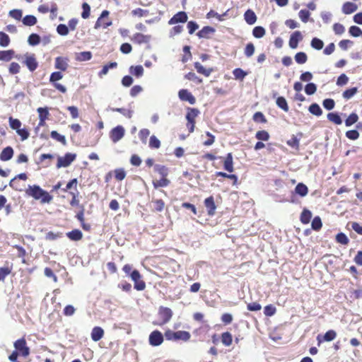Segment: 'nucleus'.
Segmentation results:
<instances>
[{
    "label": "nucleus",
    "instance_id": "obj_1",
    "mask_svg": "<svg viewBox=\"0 0 362 362\" xmlns=\"http://www.w3.org/2000/svg\"><path fill=\"white\" fill-rule=\"evenodd\" d=\"M25 193L28 196L32 197L35 199H40L42 204L49 203L52 200V197L38 185H29L25 190Z\"/></svg>",
    "mask_w": 362,
    "mask_h": 362
},
{
    "label": "nucleus",
    "instance_id": "obj_2",
    "mask_svg": "<svg viewBox=\"0 0 362 362\" xmlns=\"http://www.w3.org/2000/svg\"><path fill=\"white\" fill-rule=\"evenodd\" d=\"M165 337L167 340H182L187 341L190 339V334L187 331H177L173 332L170 329H168L165 332Z\"/></svg>",
    "mask_w": 362,
    "mask_h": 362
},
{
    "label": "nucleus",
    "instance_id": "obj_3",
    "mask_svg": "<svg viewBox=\"0 0 362 362\" xmlns=\"http://www.w3.org/2000/svg\"><path fill=\"white\" fill-rule=\"evenodd\" d=\"M13 346L16 351L23 357H27L30 354V349L26 344V341L24 338L16 340Z\"/></svg>",
    "mask_w": 362,
    "mask_h": 362
},
{
    "label": "nucleus",
    "instance_id": "obj_4",
    "mask_svg": "<svg viewBox=\"0 0 362 362\" xmlns=\"http://www.w3.org/2000/svg\"><path fill=\"white\" fill-rule=\"evenodd\" d=\"M76 155L75 153H67L64 156H59L57 158V168H66L76 159Z\"/></svg>",
    "mask_w": 362,
    "mask_h": 362
},
{
    "label": "nucleus",
    "instance_id": "obj_5",
    "mask_svg": "<svg viewBox=\"0 0 362 362\" xmlns=\"http://www.w3.org/2000/svg\"><path fill=\"white\" fill-rule=\"evenodd\" d=\"M158 315L162 321L158 323H155V325H163L170 320L173 316V311L168 308L160 306L158 310Z\"/></svg>",
    "mask_w": 362,
    "mask_h": 362
},
{
    "label": "nucleus",
    "instance_id": "obj_6",
    "mask_svg": "<svg viewBox=\"0 0 362 362\" xmlns=\"http://www.w3.org/2000/svg\"><path fill=\"white\" fill-rule=\"evenodd\" d=\"M125 129L122 126L118 125L110 132V138L113 143L120 141L124 136Z\"/></svg>",
    "mask_w": 362,
    "mask_h": 362
},
{
    "label": "nucleus",
    "instance_id": "obj_7",
    "mask_svg": "<svg viewBox=\"0 0 362 362\" xmlns=\"http://www.w3.org/2000/svg\"><path fill=\"white\" fill-rule=\"evenodd\" d=\"M163 335L158 330L153 331L148 337L149 344L152 346H158L162 344L163 342Z\"/></svg>",
    "mask_w": 362,
    "mask_h": 362
},
{
    "label": "nucleus",
    "instance_id": "obj_8",
    "mask_svg": "<svg viewBox=\"0 0 362 362\" xmlns=\"http://www.w3.org/2000/svg\"><path fill=\"white\" fill-rule=\"evenodd\" d=\"M303 40V35L300 31L293 32L289 39V47L291 49H296L298 45V42Z\"/></svg>",
    "mask_w": 362,
    "mask_h": 362
},
{
    "label": "nucleus",
    "instance_id": "obj_9",
    "mask_svg": "<svg viewBox=\"0 0 362 362\" xmlns=\"http://www.w3.org/2000/svg\"><path fill=\"white\" fill-rule=\"evenodd\" d=\"M178 96L181 100L187 101L191 105L194 104L196 102L195 98L186 89L180 90L178 93Z\"/></svg>",
    "mask_w": 362,
    "mask_h": 362
},
{
    "label": "nucleus",
    "instance_id": "obj_10",
    "mask_svg": "<svg viewBox=\"0 0 362 362\" xmlns=\"http://www.w3.org/2000/svg\"><path fill=\"white\" fill-rule=\"evenodd\" d=\"M187 21V15L184 11H180L174 15L168 21L170 25H173L177 23H185Z\"/></svg>",
    "mask_w": 362,
    "mask_h": 362
},
{
    "label": "nucleus",
    "instance_id": "obj_11",
    "mask_svg": "<svg viewBox=\"0 0 362 362\" xmlns=\"http://www.w3.org/2000/svg\"><path fill=\"white\" fill-rule=\"evenodd\" d=\"M69 59L66 57H57L55 59L54 66L57 69L66 71L69 66Z\"/></svg>",
    "mask_w": 362,
    "mask_h": 362
},
{
    "label": "nucleus",
    "instance_id": "obj_12",
    "mask_svg": "<svg viewBox=\"0 0 362 362\" xmlns=\"http://www.w3.org/2000/svg\"><path fill=\"white\" fill-rule=\"evenodd\" d=\"M337 337V333L335 331L331 329L327 331L325 335L322 337L321 335H318L317 337V340L318 341V345H320L323 341H331L334 340Z\"/></svg>",
    "mask_w": 362,
    "mask_h": 362
},
{
    "label": "nucleus",
    "instance_id": "obj_13",
    "mask_svg": "<svg viewBox=\"0 0 362 362\" xmlns=\"http://www.w3.org/2000/svg\"><path fill=\"white\" fill-rule=\"evenodd\" d=\"M151 39V36L141 33H136L132 37V40L137 44L148 43Z\"/></svg>",
    "mask_w": 362,
    "mask_h": 362
},
{
    "label": "nucleus",
    "instance_id": "obj_14",
    "mask_svg": "<svg viewBox=\"0 0 362 362\" xmlns=\"http://www.w3.org/2000/svg\"><path fill=\"white\" fill-rule=\"evenodd\" d=\"M204 204L206 208L207 209L208 214L210 216H213L215 213V210L216 208L213 197H209L206 198L204 201Z\"/></svg>",
    "mask_w": 362,
    "mask_h": 362
},
{
    "label": "nucleus",
    "instance_id": "obj_15",
    "mask_svg": "<svg viewBox=\"0 0 362 362\" xmlns=\"http://www.w3.org/2000/svg\"><path fill=\"white\" fill-rule=\"evenodd\" d=\"M25 64L30 71H35L37 67V62L34 55L26 56Z\"/></svg>",
    "mask_w": 362,
    "mask_h": 362
},
{
    "label": "nucleus",
    "instance_id": "obj_16",
    "mask_svg": "<svg viewBox=\"0 0 362 362\" xmlns=\"http://www.w3.org/2000/svg\"><path fill=\"white\" fill-rule=\"evenodd\" d=\"M215 32V29L210 26H205L197 33L199 38H209L210 35Z\"/></svg>",
    "mask_w": 362,
    "mask_h": 362
},
{
    "label": "nucleus",
    "instance_id": "obj_17",
    "mask_svg": "<svg viewBox=\"0 0 362 362\" xmlns=\"http://www.w3.org/2000/svg\"><path fill=\"white\" fill-rule=\"evenodd\" d=\"M104 335L103 329L100 327H95L91 332V339L94 341H98Z\"/></svg>",
    "mask_w": 362,
    "mask_h": 362
},
{
    "label": "nucleus",
    "instance_id": "obj_18",
    "mask_svg": "<svg viewBox=\"0 0 362 362\" xmlns=\"http://www.w3.org/2000/svg\"><path fill=\"white\" fill-rule=\"evenodd\" d=\"M358 9L356 4L352 2H346L342 6V12L344 14H351Z\"/></svg>",
    "mask_w": 362,
    "mask_h": 362
},
{
    "label": "nucleus",
    "instance_id": "obj_19",
    "mask_svg": "<svg viewBox=\"0 0 362 362\" xmlns=\"http://www.w3.org/2000/svg\"><path fill=\"white\" fill-rule=\"evenodd\" d=\"M13 155V150L11 147L5 148L0 154V159L3 161L9 160Z\"/></svg>",
    "mask_w": 362,
    "mask_h": 362
},
{
    "label": "nucleus",
    "instance_id": "obj_20",
    "mask_svg": "<svg viewBox=\"0 0 362 362\" xmlns=\"http://www.w3.org/2000/svg\"><path fill=\"white\" fill-rule=\"evenodd\" d=\"M244 18L247 23L249 25L255 24L257 21V16L255 12L250 9L245 11Z\"/></svg>",
    "mask_w": 362,
    "mask_h": 362
},
{
    "label": "nucleus",
    "instance_id": "obj_21",
    "mask_svg": "<svg viewBox=\"0 0 362 362\" xmlns=\"http://www.w3.org/2000/svg\"><path fill=\"white\" fill-rule=\"evenodd\" d=\"M199 113V110L196 108H188L187 113L186 115V119L187 122L192 123L195 122V118L198 116Z\"/></svg>",
    "mask_w": 362,
    "mask_h": 362
},
{
    "label": "nucleus",
    "instance_id": "obj_22",
    "mask_svg": "<svg viewBox=\"0 0 362 362\" xmlns=\"http://www.w3.org/2000/svg\"><path fill=\"white\" fill-rule=\"evenodd\" d=\"M224 169L230 173H232L234 170L231 153H228L224 160Z\"/></svg>",
    "mask_w": 362,
    "mask_h": 362
},
{
    "label": "nucleus",
    "instance_id": "obj_23",
    "mask_svg": "<svg viewBox=\"0 0 362 362\" xmlns=\"http://www.w3.org/2000/svg\"><path fill=\"white\" fill-rule=\"evenodd\" d=\"M295 192L299 196L303 197L308 194V188L305 184L300 182L298 183L295 187Z\"/></svg>",
    "mask_w": 362,
    "mask_h": 362
},
{
    "label": "nucleus",
    "instance_id": "obj_24",
    "mask_svg": "<svg viewBox=\"0 0 362 362\" xmlns=\"http://www.w3.org/2000/svg\"><path fill=\"white\" fill-rule=\"evenodd\" d=\"M66 236L71 240L78 241L83 238V233L80 230L75 229L66 233Z\"/></svg>",
    "mask_w": 362,
    "mask_h": 362
},
{
    "label": "nucleus",
    "instance_id": "obj_25",
    "mask_svg": "<svg viewBox=\"0 0 362 362\" xmlns=\"http://www.w3.org/2000/svg\"><path fill=\"white\" fill-rule=\"evenodd\" d=\"M194 67L198 73L204 75L205 76H209L212 72L211 69L204 68L199 62L194 63Z\"/></svg>",
    "mask_w": 362,
    "mask_h": 362
},
{
    "label": "nucleus",
    "instance_id": "obj_26",
    "mask_svg": "<svg viewBox=\"0 0 362 362\" xmlns=\"http://www.w3.org/2000/svg\"><path fill=\"white\" fill-rule=\"evenodd\" d=\"M91 57L92 54L90 52H81L76 55V59L79 62L88 61Z\"/></svg>",
    "mask_w": 362,
    "mask_h": 362
},
{
    "label": "nucleus",
    "instance_id": "obj_27",
    "mask_svg": "<svg viewBox=\"0 0 362 362\" xmlns=\"http://www.w3.org/2000/svg\"><path fill=\"white\" fill-rule=\"evenodd\" d=\"M276 105L279 108L282 109L284 111H285V112L288 111L289 108H288L286 100L284 97H282V96L278 97L276 98Z\"/></svg>",
    "mask_w": 362,
    "mask_h": 362
},
{
    "label": "nucleus",
    "instance_id": "obj_28",
    "mask_svg": "<svg viewBox=\"0 0 362 362\" xmlns=\"http://www.w3.org/2000/svg\"><path fill=\"white\" fill-rule=\"evenodd\" d=\"M13 50L0 51V60L8 62L13 58Z\"/></svg>",
    "mask_w": 362,
    "mask_h": 362
},
{
    "label": "nucleus",
    "instance_id": "obj_29",
    "mask_svg": "<svg viewBox=\"0 0 362 362\" xmlns=\"http://www.w3.org/2000/svg\"><path fill=\"white\" fill-rule=\"evenodd\" d=\"M310 46L315 49L320 50L324 46V42L317 37H313L310 42Z\"/></svg>",
    "mask_w": 362,
    "mask_h": 362
},
{
    "label": "nucleus",
    "instance_id": "obj_30",
    "mask_svg": "<svg viewBox=\"0 0 362 362\" xmlns=\"http://www.w3.org/2000/svg\"><path fill=\"white\" fill-rule=\"evenodd\" d=\"M23 23L27 26H32L37 23V18L32 15H27L23 18Z\"/></svg>",
    "mask_w": 362,
    "mask_h": 362
},
{
    "label": "nucleus",
    "instance_id": "obj_31",
    "mask_svg": "<svg viewBox=\"0 0 362 362\" xmlns=\"http://www.w3.org/2000/svg\"><path fill=\"white\" fill-rule=\"evenodd\" d=\"M296 63L303 64H305L308 60L307 54L303 52H300L296 54L294 57Z\"/></svg>",
    "mask_w": 362,
    "mask_h": 362
},
{
    "label": "nucleus",
    "instance_id": "obj_32",
    "mask_svg": "<svg viewBox=\"0 0 362 362\" xmlns=\"http://www.w3.org/2000/svg\"><path fill=\"white\" fill-rule=\"evenodd\" d=\"M221 341L225 346H230L233 341L231 334L228 332H223L221 335Z\"/></svg>",
    "mask_w": 362,
    "mask_h": 362
},
{
    "label": "nucleus",
    "instance_id": "obj_33",
    "mask_svg": "<svg viewBox=\"0 0 362 362\" xmlns=\"http://www.w3.org/2000/svg\"><path fill=\"white\" fill-rule=\"evenodd\" d=\"M327 119L334 123L335 124H341L342 123V120L340 116L335 112H330L327 115Z\"/></svg>",
    "mask_w": 362,
    "mask_h": 362
},
{
    "label": "nucleus",
    "instance_id": "obj_34",
    "mask_svg": "<svg viewBox=\"0 0 362 362\" xmlns=\"http://www.w3.org/2000/svg\"><path fill=\"white\" fill-rule=\"evenodd\" d=\"M265 33V29L262 26H256L252 30V35L256 38H261L264 37Z\"/></svg>",
    "mask_w": 362,
    "mask_h": 362
},
{
    "label": "nucleus",
    "instance_id": "obj_35",
    "mask_svg": "<svg viewBox=\"0 0 362 362\" xmlns=\"http://www.w3.org/2000/svg\"><path fill=\"white\" fill-rule=\"evenodd\" d=\"M309 112L316 116H320L322 114V110L317 103H313L309 107Z\"/></svg>",
    "mask_w": 362,
    "mask_h": 362
},
{
    "label": "nucleus",
    "instance_id": "obj_36",
    "mask_svg": "<svg viewBox=\"0 0 362 362\" xmlns=\"http://www.w3.org/2000/svg\"><path fill=\"white\" fill-rule=\"evenodd\" d=\"M170 184V180L165 177H162L159 180L153 181V185L155 188L167 187Z\"/></svg>",
    "mask_w": 362,
    "mask_h": 362
},
{
    "label": "nucleus",
    "instance_id": "obj_37",
    "mask_svg": "<svg viewBox=\"0 0 362 362\" xmlns=\"http://www.w3.org/2000/svg\"><path fill=\"white\" fill-rule=\"evenodd\" d=\"M233 74L235 79L241 81H243L244 78L247 75V72H245L240 68L235 69L233 71Z\"/></svg>",
    "mask_w": 362,
    "mask_h": 362
},
{
    "label": "nucleus",
    "instance_id": "obj_38",
    "mask_svg": "<svg viewBox=\"0 0 362 362\" xmlns=\"http://www.w3.org/2000/svg\"><path fill=\"white\" fill-rule=\"evenodd\" d=\"M312 217L311 212L308 209H304L300 215V221L303 223H308Z\"/></svg>",
    "mask_w": 362,
    "mask_h": 362
},
{
    "label": "nucleus",
    "instance_id": "obj_39",
    "mask_svg": "<svg viewBox=\"0 0 362 362\" xmlns=\"http://www.w3.org/2000/svg\"><path fill=\"white\" fill-rule=\"evenodd\" d=\"M28 42L30 45H37L40 42V37L37 34L33 33L28 37Z\"/></svg>",
    "mask_w": 362,
    "mask_h": 362
},
{
    "label": "nucleus",
    "instance_id": "obj_40",
    "mask_svg": "<svg viewBox=\"0 0 362 362\" xmlns=\"http://www.w3.org/2000/svg\"><path fill=\"white\" fill-rule=\"evenodd\" d=\"M130 72L136 77H140L144 74V69L142 66L138 65L136 66H132L130 67Z\"/></svg>",
    "mask_w": 362,
    "mask_h": 362
},
{
    "label": "nucleus",
    "instance_id": "obj_41",
    "mask_svg": "<svg viewBox=\"0 0 362 362\" xmlns=\"http://www.w3.org/2000/svg\"><path fill=\"white\" fill-rule=\"evenodd\" d=\"M358 92V88L354 87L349 89L346 90L342 95L343 98L346 100L351 99L356 93Z\"/></svg>",
    "mask_w": 362,
    "mask_h": 362
},
{
    "label": "nucleus",
    "instance_id": "obj_42",
    "mask_svg": "<svg viewBox=\"0 0 362 362\" xmlns=\"http://www.w3.org/2000/svg\"><path fill=\"white\" fill-rule=\"evenodd\" d=\"M50 135L52 139L57 140V141L61 142L63 145L66 144V140L65 136L63 135H61L57 131H52L51 132Z\"/></svg>",
    "mask_w": 362,
    "mask_h": 362
},
{
    "label": "nucleus",
    "instance_id": "obj_43",
    "mask_svg": "<svg viewBox=\"0 0 362 362\" xmlns=\"http://www.w3.org/2000/svg\"><path fill=\"white\" fill-rule=\"evenodd\" d=\"M358 119V117L356 113H351L348 118L345 120V125L346 127H350L354 123H356Z\"/></svg>",
    "mask_w": 362,
    "mask_h": 362
},
{
    "label": "nucleus",
    "instance_id": "obj_44",
    "mask_svg": "<svg viewBox=\"0 0 362 362\" xmlns=\"http://www.w3.org/2000/svg\"><path fill=\"white\" fill-rule=\"evenodd\" d=\"M160 146V141L159 139L154 135L150 137L149 140V147L151 148H159Z\"/></svg>",
    "mask_w": 362,
    "mask_h": 362
},
{
    "label": "nucleus",
    "instance_id": "obj_45",
    "mask_svg": "<svg viewBox=\"0 0 362 362\" xmlns=\"http://www.w3.org/2000/svg\"><path fill=\"white\" fill-rule=\"evenodd\" d=\"M10 42L9 37L4 32H0V46L7 47Z\"/></svg>",
    "mask_w": 362,
    "mask_h": 362
},
{
    "label": "nucleus",
    "instance_id": "obj_46",
    "mask_svg": "<svg viewBox=\"0 0 362 362\" xmlns=\"http://www.w3.org/2000/svg\"><path fill=\"white\" fill-rule=\"evenodd\" d=\"M255 136L259 141H268L269 139V134L265 130L258 131Z\"/></svg>",
    "mask_w": 362,
    "mask_h": 362
},
{
    "label": "nucleus",
    "instance_id": "obj_47",
    "mask_svg": "<svg viewBox=\"0 0 362 362\" xmlns=\"http://www.w3.org/2000/svg\"><path fill=\"white\" fill-rule=\"evenodd\" d=\"M351 35L353 37L362 36V30L360 28L356 25H352L349 28V30Z\"/></svg>",
    "mask_w": 362,
    "mask_h": 362
},
{
    "label": "nucleus",
    "instance_id": "obj_48",
    "mask_svg": "<svg viewBox=\"0 0 362 362\" xmlns=\"http://www.w3.org/2000/svg\"><path fill=\"white\" fill-rule=\"evenodd\" d=\"M9 125L11 129L18 130L21 127V122L18 119H13V117H9Z\"/></svg>",
    "mask_w": 362,
    "mask_h": 362
},
{
    "label": "nucleus",
    "instance_id": "obj_49",
    "mask_svg": "<svg viewBox=\"0 0 362 362\" xmlns=\"http://www.w3.org/2000/svg\"><path fill=\"white\" fill-rule=\"evenodd\" d=\"M317 90V86L313 83H308L305 87V92L307 95H313Z\"/></svg>",
    "mask_w": 362,
    "mask_h": 362
},
{
    "label": "nucleus",
    "instance_id": "obj_50",
    "mask_svg": "<svg viewBox=\"0 0 362 362\" xmlns=\"http://www.w3.org/2000/svg\"><path fill=\"white\" fill-rule=\"evenodd\" d=\"M336 240L337 243H341L342 245H347L349 241L347 236L343 233H339L337 235Z\"/></svg>",
    "mask_w": 362,
    "mask_h": 362
},
{
    "label": "nucleus",
    "instance_id": "obj_51",
    "mask_svg": "<svg viewBox=\"0 0 362 362\" xmlns=\"http://www.w3.org/2000/svg\"><path fill=\"white\" fill-rule=\"evenodd\" d=\"M154 170L158 173L162 177H165L168 175V169L164 165H156Z\"/></svg>",
    "mask_w": 362,
    "mask_h": 362
},
{
    "label": "nucleus",
    "instance_id": "obj_52",
    "mask_svg": "<svg viewBox=\"0 0 362 362\" xmlns=\"http://www.w3.org/2000/svg\"><path fill=\"white\" fill-rule=\"evenodd\" d=\"M322 105L326 110H331L334 107L335 103L333 99L327 98L323 100Z\"/></svg>",
    "mask_w": 362,
    "mask_h": 362
},
{
    "label": "nucleus",
    "instance_id": "obj_53",
    "mask_svg": "<svg viewBox=\"0 0 362 362\" xmlns=\"http://www.w3.org/2000/svg\"><path fill=\"white\" fill-rule=\"evenodd\" d=\"M152 202L154 204V209L156 211H162L165 206V203L162 199L153 200Z\"/></svg>",
    "mask_w": 362,
    "mask_h": 362
},
{
    "label": "nucleus",
    "instance_id": "obj_54",
    "mask_svg": "<svg viewBox=\"0 0 362 362\" xmlns=\"http://www.w3.org/2000/svg\"><path fill=\"white\" fill-rule=\"evenodd\" d=\"M11 272V268L8 267H0V281H4Z\"/></svg>",
    "mask_w": 362,
    "mask_h": 362
},
{
    "label": "nucleus",
    "instance_id": "obj_55",
    "mask_svg": "<svg viewBox=\"0 0 362 362\" xmlns=\"http://www.w3.org/2000/svg\"><path fill=\"white\" fill-rule=\"evenodd\" d=\"M298 16H299L300 19L303 23H307L309 19V17L310 16V13L308 11L303 9L299 11Z\"/></svg>",
    "mask_w": 362,
    "mask_h": 362
},
{
    "label": "nucleus",
    "instance_id": "obj_56",
    "mask_svg": "<svg viewBox=\"0 0 362 362\" xmlns=\"http://www.w3.org/2000/svg\"><path fill=\"white\" fill-rule=\"evenodd\" d=\"M255 46L252 43H248L245 49V54L247 57H250L254 54Z\"/></svg>",
    "mask_w": 362,
    "mask_h": 362
},
{
    "label": "nucleus",
    "instance_id": "obj_57",
    "mask_svg": "<svg viewBox=\"0 0 362 362\" xmlns=\"http://www.w3.org/2000/svg\"><path fill=\"white\" fill-rule=\"evenodd\" d=\"M63 78V74L60 71L53 72L49 78V81L51 83H57V81L61 80Z\"/></svg>",
    "mask_w": 362,
    "mask_h": 362
},
{
    "label": "nucleus",
    "instance_id": "obj_58",
    "mask_svg": "<svg viewBox=\"0 0 362 362\" xmlns=\"http://www.w3.org/2000/svg\"><path fill=\"white\" fill-rule=\"evenodd\" d=\"M57 31L60 35L65 36L69 33V28L64 24H59L57 28Z\"/></svg>",
    "mask_w": 362,
    "mask_h": 362
},
{
    "label": "nucleus",
    "instance_id": "obj_59",
    "mask_svg": "<svg viewBox=\"0 0 362 362\" xmlns=\"http://www.w3.org/2000/svg\"><path fill=\"white\" fill-rule=\"evenodd\" d=\"M83 12L81 13V17L84 19H86L90 16V7L87 3H83L82 5Z\"/></svg>",
    "mask_w": 362,
    "mask_h": 362
},
{
    "label": "nucleus",
    "instance_id": "obj_60",
    "mask_svg": "<svg viewBox=\"0 0 362 362\" xmlns=\"http://www.w3.org/2000/svg\"><path fill=\"white\" fill-rule=\"evenodd\" d=\"M349 81V78L345 74H341L337 81V85L339 86H342L346 85Z\"/></svg>",
    "mask_w": 362,
    "mask_h": 362
},
{
    "label": "nucleus",
    "instance_id": "obj_61",
    "mask_svg": "<svg viewBox=\"0 0 362 362\" xmlns=\"http://www.w3.org/2000/svg\"><path fill=\"white\" fill-rule=\"evenodd\" d=\"M333 30L336 35H341L345 31V28L342 24L334 23L333 25Z\"/></svg>",
    "mask_w": 362,
    "mask_h": 362
},
{
    "label": "nucleus",
    "instance_id": "obj_62",
    "mask_svg": "<svg viewBox=\"0 0 362 362\" xmlns=\"http://www.w3.org/2000/svg\"><path fill=\"white\" fill-rule=\"evenodd\" d=\"M313 229L317 230L322 228V221L319 216H316L312 221Z\"/></svg>",
    "mask_w": 362,
    "mask_h": 362
},
{
    "label": "nucleus",
    "instance_id": "obj_63",
    "mask_svg": "<svg viewBox=\"0 0 362 362\" xmlns=\"http://www.w3.org/2000/svg\"><path fill=\"white\" fill-rule=\"evenodd\" d=\"M353 45V42L349 40H342L339 42V47L343 50H346Z\"/></svg>",
    "mask_w": 362,
    "mask_h": 362
},
{
    "label": "nucleus",
    "instance_id": "obj_64",
    "mask_svg": "<svg viewBox=\"0 0 362 362\" xmlns=\"http://www.w3.org/2000/svg\"><path fill=\"white\" fill-rule=\"evenodd\" d=\"M276 313V308L272 305H268L264 307V313L266 316H272Z\"/></svg>",
    "mask_w": 362,
    "mask_h": 362
}]
</instances>
